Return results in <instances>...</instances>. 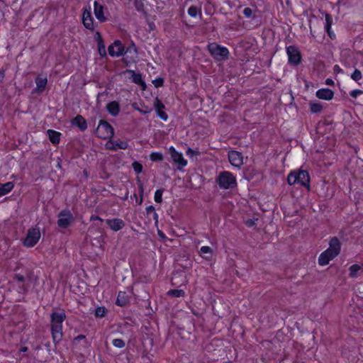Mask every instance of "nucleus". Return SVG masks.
<instances>
[{"mask_svg": "<svg viewBox=\"0 0 363 363\" xmlns=\"http://www.w3.org/2000/svg\"><path fill=\"white\" fill-rule=\"evenodd\" d=\"M67 318L66 313L64 310L60 311H53L50 314V330L53 340V342L57 345L62 339V323Z\"/></svg>", "mask_w": 363, "mask_h": 363, "instance_id": "obj_1", "label": "nucleus"}, {"mask_svg": "<svg viewBox=\"0 0 363 363\" xmlns=\"http://www.w3.org/2000/svg\"><path fill=\"white\" fill-rule=\"evenodd\" d=\"M287 182L290 186L299 184L310 190V176L306 170L291 172L287 177Z\"/></svg>", "mask_w": 363, "mask_h": 363, "instance_id": "obj_2", "label": "nucleus"}, {"mask_svg": "<svg viewBox=\"0 0 363 363\" xmlns=\"http://www.w3.org/2000/svg\"><path fill=\"white\" fill-rule=\"evenodd\" d=\"M216 182L222 189H232L237 187L235 177L231 172L228 171L220 172L216 178Z\"/></svg>", "mask_w": 363, "mask_h": 363, "instance_id": "obj_3", "label": "nucleus"}, {"mask_svg": "<svg viewBox=\"0 0 363 363\" xmlns=\"http://www.w3.org/2000/svg\"><path fill=\"white\" fill-rule=\"evenodd\" d=\"M207 49L211 55L217 61H224L229 57L230 52L228 48L216 43H209Z\"/></svg>", "mask_w": 363, "mask_h": 363, "instance_id": "obj_4", "label": "nucleus"}, {"mask_svg": "<svg viewBox=\"0 0 363 363\" xmlns=\"http://www.w3.org/2000/svg\"><path fill=\"white\" fill-rule=\"evenodd\" d=\"M96 135L101 139H112L114 136V129L112 125L104 120H100L95 130Z\"/></svg>", "mask_w": 363, "mask_h": 363, "instance_id": "obj_5", "label": "nucleus"}, {"mask_svg": "<svg viewBox=\"0 0 363 363\" xmlns=\"http://www.w3.org/2000/svg\"><path fill=\"white\" fill-rule=\"evenodd\" d=\"M40 238V232L38 228H29L23 244L27 247L35 246Z\"/></svg>", "mask_w": 363, "mask_h": 363, "instance_id": "obj_6", "label": "nucleus"}, {"mask_svg": "<svg viewBox=\"0 0 363 363\" xmlns=\"http://www.w3.org/2000/svg\"><path fill=\"white\" fill-rule=\"evenodd\" d=\"M57 225L60 228H67L74 220V217L69 210L65 209L58 213Z\"/></svg>", "mask_w": 363, "mask_h": 363, "instance_id": "obj_7", "label": "nucleus"}, {"mask_svg": "<svg viewBox=\"0 0 363 363\" xmlns=\"http://www.w3.org/2000/svg\"><path fill=\"white\" fill-rule=\"evenodd\" d=\"M289 63L293 66H297L302 61V56L298 48L295 45L286 47Z\"/></svg>", "mask_w": 363, "mask_h": 363, "instance_id": "obj_8", "label": "nucleus"}, {"mask_svg": "<svg viewBox=\"0 0 363 363\" xmlns=\"http://www.w3.org/2000/svg\"><path fill=\"white\" fill-rule=\"evenodd\" d=\"M169 152L172 161L178 164L177 169L182 170L187 164V161L184 158L182 153L177 152L173 146L169 148Z\"/></svg>", "mask_w": 363, "mask_h": 363, "instance_id": "obj_9", "label": "nucleus"}, {"mask_svg": "<svg viewBox=\"0 0 363 363\" xmlns=\"http://www.w3.org/2000/svg\"><path fill=\"white\" fill-rule=\"evenodd\" d=\"M242 153L236 150L228 152V160L230 164L236 167H240L242 164Z\"/></svg>", "mask_w": 363, "mask_h": 363, "instance_id": "obj_10", "label": "nucleus"}, {"mask_svg": "<svg viewBox=\"0 0 363 363\" xmlns=\"http://www.w3.org/2000/svg\"><path fill=\"white\" fill-rule=\"evenodd\" d=\"M340 250L341 243L339 239L337 237L332 238L330 240L329 247L327 249V250L330 251V252L337 257L340 254Z\"/></svg>", "mask_w": 363, "mask_h": 363, "instance_id": "obj_11", "label": "nucleus"}, {"mask_svg": "<svg viewBox=\"0 0 363 363\" xmlns=\"http://www.w3.org/2000/svg\"><path fill=\"white\" fill-rule=\"evenodd\" d=\"M107 225L113 231H118L121 230L125 225V222L121 218L107 219L106 220Z\"/></svg>", "mask_w": 363, "mask_h": 363, "instance_id": "obj_12", "label": "nucleus"}, {"mask_svg": "<svg viewBox=\"0 0 363 363\" xmlns=\"http://www.w3.org/2000/svg\"><path fill=\"white\" fill-rule=\"evenodd\" d=\"M104 6L100 4L98 1H95L94 3V15L97 20L101 23L106 22L107 21V18L104 16Z\"/></svg>", "mask_w": 363, "mask_h": 363, "instance_id": "obj_13", "label": "nucleus"}, {"mask_svg": "<svg viewBox=\"0 0 363 363\" xmlns=\"http://www.w3.org/2000/svg\"><path fill=\"white\" fill-rule=\"evenodd\" d=\"M71 124L73 126H77L79 129L84 132L87 128V123L85 118L82 115H77L71 121Z\"/></svg>", "mask_w": 363, "mask_h": 363, "instance_id": "obj_14", "label": "nucleus"}, {"mask_svg": "<svg viewBox=\"0 0 363 363\" xmlns=\"http://www.w3.org/2000/svg\"><path fill=\"white\" fill-rule=\"evenodd\" d=\"M315 96L320 99L330 101L333 98L334 92L330 89L323 88L316 91Z\"/></svg>", "mask_w": 363, "mask_h": 363, "instance_id": "obj_15", "label": "nucleus"}, {"mask_svg": "<svg viewBox=\"0 0 363 363\" xmlns=\"http://www.w3.org/2000/svg\"><path fill=\"white\" fill-rule=\"evenodd\" d=\"M108 143L111 145L107 146L106 148L112 151H116L118 149L126 150L129 146L126 141H118L110 139Z\"/></svg>", "mask_w": 363, "mask_h": 363, "instance_id": "obj_16", "label": "nucleus"}, {"mask_svg": "<svg viewBox=\"0 0 363 363\" xmlns=\"http://www.w3.org/2000/svg\"><path fill=\"white\" fill-rule=\"evenodd\" d=\"M106 109L110 115L114 117L117 116L121 111L120 105L116 101L108 103L106 106Z\"/></svg>", "mask_w": 363, "mask_h": 363, "instance_id": "obj_17", "label": "nucleus"}, {"mask_svg": "<svg viewBox=\"0 0 363 363\" xmlns=\"http://www.w3.org/2000/svg\"><path fill=\"white\" fill-rule=\"evenodd\" d=\"M116 304L121 307H125L130 304V298L125 291H119L116 301Z\"/></svg>", "mask_w": 363, "mask_h": 363, "instance_id": "obj_18", "label": "nucleus"}, {"mask_svg": "<svg viewBox=\"0 0 363 363\" xmlns=\"http://www.w3.org/2000/svg\"><path fill=\"white\" fill-rule=\"evenodd\" d=\"M335 257V256L333 254L326 250L320 255L318 257V264L320 266L327 265L329 262Z\"/></svg>", "mask_w": 363, "mask_h": 363, "instance_id": "obj_19", "label": "nucleus"}, {"mask_svg": "<svg viewBox=\"0 0 363 363\" xmlns=\"http://www.w3.org/2000/svg\"><path fill=\"white\" fill-rule=\"evenodd\" d=\"M35 83L36 84V87L34 89L33 91L35 93H42L48 84V79L47 77H37L35 79Z\"/></svg>", "mask_w": 363, "mask_h": 363, "instance_id": "obj_20", "label": "nucleus"}, {"mask_svg": "<svg viewBox=\"0 0 363 363\" xmlns=\"http://www.w3.org/2000/svg\"><path fill=\"white\" fill-rule=\"evenodd\" d=\"M245 178L248 181L252 180L255 178L257 181L262 179V176L258 170L253 168H248L245 172Z\"/></svg>", "mask_w": 363, "mask_h": 363, "instance_id": "obj_21", "label": "nucleus"}, {"mask_svg": "<svg viewBox=\"0 0 363 363\" xmlns=\"http://www.w3.org/2000/svg\"><path fill=\"white\" fill-rule=\"evenodd\" d=\"M47 135L50 141L54 144L57 145L60 143L61 133L54 130L49 129L47 130Z\"/></svg>", "mask_w": 363, "mask_h": 363, "instance_id": "obj_22", "label": "nucleus"}, {"mask_svg": "<svg viewBox=\"0 0 363 363\" xmlns=\"http://www.w3.org/2000/svg\"><path fill=\"white\" fill-rule=\"evenodd\" d=\"M13 279L17 281L18 282L23 283V285L21 286H19V288L23 291L24 294H26L28 291L29 286L28 284H25L26 277L24 274H15L13 276Z\"/></svg>", "mask_w": 363, "mask_h": 363, "instance_id": "obj_23", "label": "nucleus"}, {"mask_svg": "<svg viewBox=\"0 0 363 363\" xmlns=\"http://www.w3.org/2000/svg\"><path fill=\"white\" fill-rule=\"evenodd\" d=\"M14 187L12 182H8L4 184L0 183V197L9 194Z\"/></svg>", "mask_w": 363, "mask_h": 363, "instance_id": "obj_24", "label": "nucleus"}, {"mask_svg": "<svg viewBox=\"0 0 363 363\" xmlns=\"http://www.w3.org/2000/svg\"><path fill=\"white\" fill-rule=\"evenodd\" d=\"M24 275L26 277V280L28 282L33 283L35 284H38V277L35 274L34 272L30 269H26Z\"/></svg>", "mask_w": 363, "mask_h": 363, "instance_id": "obj_25", "label": "nucleus"}, {"mask_svg": "<svg viewBox=\"0 0 363 363\" xmlns=\"http://www.w3.org/2000/svg\"><path fill=\"white\" fill-rule=\"evenodd\" d=\"M141 107H139L137 103H134L132 104L133 108L135 111H139L142 114H147L152 112V109L148 108L145 104H140Z\"/></svg>", "mask_w": 363, "mask_h": 363, "instance_id": "obj_26", "label": "nucleus"}, {"mask_svg": "<svg viewBox=\"0 0 363 363\" xmlns=\"http://www.w3.org/2000/svg\"><path fill=\"white\" fill-rule=\"evenodd\" d=\"M309 106L312 113H320L323 111V106L320 102L311 101Z\"/></svg>", "mask_w": 363, "mask_h": 363, "instance_id": "obj_27", "label": "nucleus"}, {"mask_svg": "<svg viewBox=\"0 0 363 363\" xmlns=\"http://www.w3.org/2000/svg\"><path fill=\"white\" fill-rule=\"evenodd\" d=\"M124 73H130L132 76L133 82L136 84H141V82L143 80L142 74L140 73H136L133 70L126 69L124 71Z\"/></svg>", "mask_w": 363, "mask_h": 363, "instance_id": "obj_28", "label": "nucleus"}, {"mask_svg": "<svg viewBox=\"0 0 363 363\" xmlns=\"http://www.w3.org/2000/svg\"><path fill=\"white\" fill-rule=\"evenodd\" d=\"M113 45H116V47L117 48V51L116 52V57L122 56V55H124L125 54V48L122 44L121 40H116L113 42Z\"/></svg>", "mask_w": 363, "mask_h": 363, "instance_id": "obj_29", "label": "nucleus"}, {"mask_svg": "<svg viewBox=\"0 0 363 363\" xmlns=\"http://www.w3.org/2000/svg\"><path fill=\"white\" fill-rule=\"evenodd\" d=\"M362 269V267L357 264H352L349 268V276L351 278H356L358 276V272Z\"/></svg>", "mask_w": 363, "mask_h": 363, "instance_id": "obj_30", "label": "nucleus"}, {"mask_svg": "<svg viewBox=\"0 0 363 363\" xmlns=\"http://www.w3.org/2000/svg\"><path fill=\"white\" fill-rule=\"evenodd\" d=\"M167 294L172 297H183L185 296V291L182 289H170L167 291Z\"/></svg>", "mask_w": 363, "mask_h": 363, "instance_id": "obj_31", "label": "nucleus"}, {"mask_svg": "<svg viewBox=\"0 0 363 363\" xmlns=\"http://www.w3.org/2000/svg\"><path fill=\"white\" fill-rule=\"evenodd\" d=\"M150 159L155 162H160L164 160L163 155L161 152H153L150 155Z\"/></svg>", "mask_w": 363, "mask_h": 363, "instance_id": "obj_32", "label": "nucleus"}, {"mask_svg": "<svg viewBox=\"0 0 363 363\" xmlns=\"http://www.w3.org/2000/svg\"><path fill=\"white\" fill-rule=\"evenodd\" d=\"M81 341L83 342V344L82 345V347H86L87 346L88 342L86 341V336L84 335H79L78 336L74 337V340H73V344L74 345H77Z\"/></svg>", "mask_w": 363, "mask_h": 363, "instance_id": "obj_33", "label": "nucleus"}, {"mask_svg": "<svg viewBox=\"0 0 363 363\" xmlns=\"http://www.w3.org/2000/svg\"><path fill=\"white\" fill-rule=\"evenodd\" d=\"M98 52L101 57H106L107 53L106 51V46L104 41L97 43Z\"/></svg>", "mask_w": 363, "mask_h": 363, "instance_id": "obj_34", "label": "nucleus"}, {"mask_svg": "<svg viewBox=\"0 0 363 363\" xmlns=\"http://www.w3.org/2000/svg\"><path fill=\"white\" fill-rule=\"evenodd\" d=\"M82 23H83L84 26L86 29L90 30L91 31L94 30V18H93V17L87 18L86 20H82Z\"/></svg>", "mask_w": 363, "mask_h": 363, "instance_id": "obj_35", "label": "nucleus"}, {"mask_svg": "<svg viewBox=\"0 0 363 363\" xmlns=\"http://www.w3.org/2000/svg\"><path fill=\"white\" fill-rule=\"evenodd\" d=\"M107 309L104 306H99L95 309V316L97 318H103L106 315Z\"/></svg>", "mask_w": 363, "mask_h": 363, "instance_id": "obj_36", "label": "nucleus"}, {"mask_svg": "<svg viewBox=\"0 0 363 363\" xmlns=\"http://www.w3.org/2000/svg\"><path fill=\"white\" fill-rule=\"evenodd\" d=\"M325 30H330L331 26L333 24V17L328 13L325 12Z\"/></svg>", "mask_w": 363, "mask_h": 363, "instance_id": "obj_37", "label": "nucleus"}, {"mask_svg": "<svg viewBox=\"0 0 363 363\" xmlns=\"http://www.w3.org/2000/svg\"><path fill=\"white\" fill-rule=\"evenodd\" d=\"M153 105L155 111L163 110L165 108L164 104L158 97L155 99Z\"/></svg>", "mask_w": 363, "mask_h": 363, "instance_id": "obj_38", "label": "nucleus"}, {"mask_svg": "<svg viewBox=\"0 0 363 363\" xmlns=\"http://www.w3.org/2000/svg\"><path fill=\"white\" fill-rule=\"evenodd\" d=\"M184 276V272L182 271H176L173 273V275L172 277V279H171V281H172V285H176L177 284V279L179 277H182Z\"/></svg>", "mask_w": 363, "mask_h": 363, "instance_id": "obj_39", "label": "nucleus"}, {"mask_svg": "<svg viewBox=\"0 0 363 363\" xmlns=\"http://www.w3.org/2000/svg\"><path fill=\"white\" fill-rule=\"evenodd\" d=\"M200 253L201 254H209L210 256L205 257L206 259H209L212 255L213 250L212 249L208 246H203L200 249Z\"/></svg>", "mask_w": 363, "mask_h": 363, "instance_id": "obj_40", "label": "nucleus"}, {"mask_svg": "<svg viewBox=\"0 0 363 363\" xmlns=\"http://www.w3.org/2000/svg\"><path fill=\"white\" fill-rule=\"evenodd\" d=\"M200 12V9L196 6H191L188 9V14L191 17H196Z\"/></svg>", "mask_w": 363, "mask_h": 363, "instance_id": "obj_41", "label": "nucleus"}, {"mask_svg": "<svg viewBox=\"0 0 363 363\" xmlns=\"http://www.w3.org/2000/svg\"><path fill=\"white\" fill-rule=\"evenodd\" d=\"M351 78L355 82L360 80L362 78V74L360 70L355 69L351 74Z\"/></svg>", "mask_w": 363, "mask_h": 363, "instance_id": "obj_42", "label": "nucleus"}, {"mask_svg": "<svg viewBox=\"0 0 363 363\" xmlns=\"http://www.w3.org/2000/svg\"><path fill=\"white\" fill-rule=\"evenodd\" d=\"M164 189H157L155 193V201L157 203H162Z\"/></svg>", "mask_w": 363, "mask_h": 363, "instance_id": "obj_43", "label": "nucleus"}, {"mask_svg": "<svg viewBox=\"0 0 363 363\" xmlns=\"http://www.w3.org/2000/svg\"><path fill=\"white\" fill-rule=\"evenodd\" d=\"M132 167L136 174H140L143 172V165L138 161H135L132 163Z\"/></svg>", "mask_w": 363, "mask_h": 363, "instance_id": "obj_44", "label": "nucleus"}, {"mask_svg": "<svg viewBox=\"0 0 363 363\" xmlns=\"http://www.w3.org/2000/svg\"><path fill=\"white\" fill-rule=\"evenodd\" d=\"M112 343L113 345L117 348H123L125 345L124 340L122 339H114Z\"/></svg>", "mask_w": 363, "mask_h": 363, "instance_id": "obj_45", "label": "nucleus"}, {"mask_svg": "<svg viewBox=\"0 0 363 363\" xmlns=\"http://www.w3.org/2000/svg\"><path fill=\"white\" fill-rule=\"evenodd\" d=\"M157 113V116L164 121H167L168 119V115L166 112L163 111V110H157L155 111Z\"/></svg>", "mask_w": 363, "mask_h": 363, "instance_id": "obj_46", "label": "nucleus"}, {"mask_svg": "<svg viewBox=\"0 0 363 363\" xmlns=\"http://www.w3.org/2000/svg\"><path fill=\"white\" fill-rule=\"evenodd\" d=\"M92 18L91 13V7L89 6V8H85L84 10V12L82 13V20H86L87 18Z\"/></svg>", "mask_w": 363, "mask_h": 363, "instance_id": "obj_47", "label": "nucleus"}, {"mask_svg": "<svg viewBox=\"0 0 363 363\" xmlns=\"http://www.w3.org/2000/svg\"><path fill=\"white\" fill-rule=\"evenodd\" d=\"M153 84L156 88L161 87L164 85V79L158 77L152 81Z\"/></svg>", "mask_w": 363, "mask_h": 363, "instance_id": "obj_48", "label": "nucleus"}, {"mask_svg": "<svg viewBox=\"0 0 363 363\" xmlns=\"http://www.w3.org/2000/svg\"><path fill=\"white\" fill-rule=\"evenodd\" d=\"M134 3H135V9L138 11H142L144 10V4L141 1V0H135Z\"/></svg>", "mask_w": 363, "mask_h": 363, "instance_id": "obj_49", "label": "nucleus"}, {"mask_svg": "<svg viewBox=\"0 0 363 363\" xmlns=\"http://www.w3.org/2000/svg\"><path fill=\"white\" fill-rule=\"evenodd\" d=\"M360 94H363V91L360 89H354L350 93V96L353 99H356Z\"/></svg>", "mask_w": 363, "mask_h": 363, "instance_id": "obj_50", "label": "nucleus"}, {"mask_svg": "<svg viewBox=\"0 0 363 363\" xmlns=\"http://www.w3.org/2000/svg\"><path fill=\"white\" fill-rule=\"evenodd\" d=\"M132 50L134 52L135 54H137V48L133 43L131 44V45L125 48V54L128 52H131Z\"/></svg>", "mask_w": 363, "mask_h": 363, "instance_id": "obj_51", "label": "nucleus"}, {"mask_svg": "<svg viewBox=\"0 0 363 363\" xmlns=\"http://www.w3.org/2000/svg\"><path fill=\"white\" fill-rule=\"evenodd\" d=\"M115 47H116V45H113V43L108 47V54L111 57L116 56V51L114 50Z\"/></svg>", "mask_w": 363, "mask_h": 363, "instance_id": "obj_52", "label": "nucleus"}, {"mask_svg": "<svg viewBox=\"0 0 363 363\" xmlns=\"http://www.w3.org/2000/svg\"><path fill=\"white\" fill-rule=\"evenodd\" d=\"M242 13L245 17L250 18L252 15V10L249 7H246L244 9Z\"/></svg>", "mask_w": 363, "mask_h": 363, "instance_id": "obj_53", "label": "nucleus"}, {"mask_svg": "<svg viewBox=\"0 0 363 363\" xmlns=\"http://www.w3.org/2000/svg\"><path fill=\"white\" fill-rule=\"evenodd\" d=\"M186 155L190 156V157H193L194 155H199L200 152H198V151H196L194 150V149L191 148V147H189L187 150H186Z\"/></svg>", "mask_w": 363, "mask_h": 363, "instance_id": "obj_54", "label": "nucleus"}, {"mask_svg": "<svg viewBox=\"0 0 363 363\" xmlns=\"http://www.w3.org/2000/svg\"><path fill=\"white\" fill-rule=\"evenodd\" d=\"M147 23L148 26V30L149 31H153L156 30V26L153 21H150L149 20H147Z\"/></svg>", "mask_w": 363, "mask_h": 363, "instance_id": "obj_55", "label": "nucleus"}, {"mask_svg": "<svg viewBox=\"0 0 363 363\" xmlns=\"http://www.w3.org/2000/svg\"><path fill=\"white\" fill-rule=\"evenodd\" d=\"M94 40L96 41V43H99V42H101V41H104L103 38H102V36L100 33V32L99 31H96L95 33V35H94Z\"/></svg>", "mask_w": 363, "mask_h": 363, "instance_id": "obj_56", "label": "nucleus"}, {"mask_svg": "<svg viewBox=\"0 0 363 363\" xmlns=\"http://www.w3.org/2000/svg\"><path fill=\"white\" fill-rule=\"evenodd\" d=\"M107 94H108V93H107V91H103V92H100V93H99V94H98V95H97V99H96V103H97V104H99L101 102V98H102L104 96L107 95Z\"/></svg>", "mask_w": 363, "mask_h": 363, "instance_id": "obj_57", "label": "nucleus"}, {"mask_svg": "<svg viewBox=\"0 0 363 363\" xmlns=\"http://www.w3.org/2000/svg\"><path fill=\"white\" fill-rule=\"evenodd\" d=\"M138 189H139V192H140V196L142 195L143 196V193H144V186H143V183L140 182V179L138 180Z\"/></svg>", "mask_w": 363, "mask_h": 363, "instance_id": "obj_58", "label": "nucleus"}, {"mask_svg": "<svg viewBox=\"0 0 363 363\" xmlns=\"http://www.w3.org/2000/svg\"><path fill=\"white\" fill-rule=\"evenodd\" d=\"M255 220H257V219H248L247 221H246V225L248 227H252L255 225Z\"/></svg>", "mask_w": 363, "mask_h": 363, "instance_id": "obj_59", "label": "nucleus"}, {"mask_svg": "<svg viewBox=\"0 0 363 363\" xmlns=\"http://www.w3.org/2000/svg\"><path fill=\"white\" fill-rule=\"evenodd\" d=\"M100 220L101 222H103L104 220L102 218H101L99 216L97 215H91V217H90V221H94V220Z\"/></svg>", "mask_w": 363, "mask_h": 363, "instance_id": "obj_60", "label": "nucleus"}, {"mask_svg": "<svg viewBox=\"0 0 363 363\" xmlns=\"http://www.w3.org/2000/svg\"><path fill=\"white\" fill-rule=\"evenodd\" d=\"M154 212H155V209L153 206L150 205L146 208L147 214H150V213H154Z\"/></svg>", "mask_w": 363, "mask_h": 363, "instance_id": "obj_61", "label": "nucleus"}, {"mask_svg": "<svg viewBox=\"0 0 363 363\" xmlns=\"http://www.w3.org/2000/svg\"><path fill=\"white\" fill-rule=\"evenodd\" d=\"M5 69H0V82H3L4 77H5Z\"/></svg>", "mask_w": 363, "mask_h": 363, "instance_id": "obj_62", "label": "nucleus"}, {"mask_svg": "<svg viewBox=\"0 0 363 363\" xmlns=\"http://www.w3.org/2000/svg\"><path fill=\"white\" fill-rule=\"evenodd\" d=\"M325 31L328 33V35H329V37L331 39H335V34L331 31V29L330 30H325Z\"/></svg>", "mask_w": 363, "mask_h": 363, "instance_id": "obj_63", "label": "nucleus"}, {"mask_svg": "<svg viewBox=\"0 0 363 363\" xmlns=\"http://www.w3.org/2000/svg\"><path fill=\"white\" fill-rule=\"evenodd\" d=\"M138 85H139V86H140V87L141 88V89H142L143 91H145V90L147 89V85H146V84H145V81H144V80H143V81L141 82V84H138Z\"/></svg>", "mask_w": 363, "mask_h": 363, "instance_id": "obj_64", "label": "nucleus"}]
</instances>
